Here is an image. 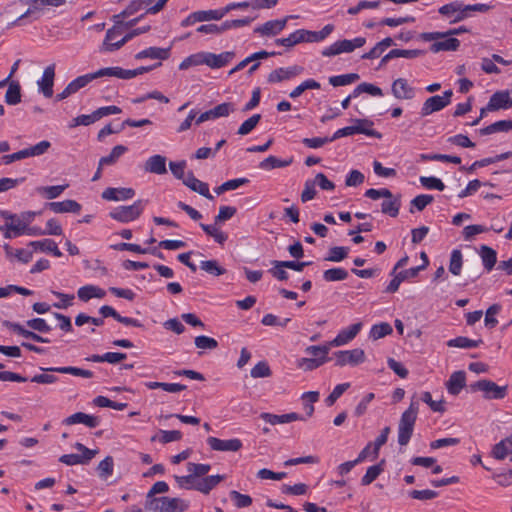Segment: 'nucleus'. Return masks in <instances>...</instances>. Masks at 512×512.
Here are the masks:
<instances>
[{
	"label": "nucleus",
	"mask_w": 512,
	"mask_h": 512,
	"mask_svg": "<svg viewBox=\"0 0 512 512\" xmlns=\"http://www.w3.org/2000/svg\"><path fill=\"white\" fill-rule=\"evenodd\" d=\"M333 30L334 26L332 24L325 25L320 31L299 29L291 33L286 38L277 39L276 44L285 47H293L294 45L302 42H320L327 38Z\"/></svg>",
	"instance_id": "nucleus-1"
},
{
	"label": "nucleus",
	"mask_w": 512,
	"mask_h": 512,
	"mask_svg": "<svg viewBox=\"0 0 512 512\" xmlns=\"http://www.w3.org/2000/svg\"><path fill=\"white\" fill-rule=\"evenodd\" d=\"M125 14L126 10L114 16L115 24L106 33L102 47L103 51L118 50L128 41V23L120 20Z\"/></svg>",
	"instance_id": "nucleus-2"
},
{
	"label": "nucleus",
	"mask_w": 512,
	"mask_h": 512,
	"mask_svg": "<svg viewBox=\"0 0 512 512\" xmlns=\"http://www.w3.org/2000/svg\"><path fill=\"white\" fill-rule=\"evenodd\" d=\"M418 411L419 402L413 398L409 407L402 413L398 424V443L401 446H406L412 437Z\"/></svg>",
	"instance_id": "nucleus-3"
},
{
	"label": "nucleus",
	"mask_w": 512,
	"mask_h": 512,
	"mask_svg": "<svg viewBox=\"0 0 512 512\" xmlns=\"http://www.w3.org/2000/svg\"><path fill=\"white\" fill-rule=\"evenodd\" d=\"M41 372L39 374H35L30 381L42 384H51L53 382L58 381V378L53 374V372L72 374L75 376H81L84 378H91L92 372L90 370H85L76 367H59V368H40Z\"/></svg>",
	"instance_id": "nucleus-4"
},
{
	"label": "nucleus",
	"mask_w": 512,
	"mask_h": 512,
	"mask_svg": "<svg viewBox=\"0 0 512 512\" xmlns=\"http://www.w3.org/2000/svg\"><path fill=\"white\" fill-rule=\"evenodd\" d=\"M148 508L153 512H184L188 503L180 498L162 496L150 499Z\"/></svg>",
	"instance_id": "nucleus-5"
},
{
	"label": "nucleus",
	"mask_w": 512,
	"mask_h": 512,
	"mask_svg": "<svg viewBox=\"0 0 512 512\" xmlns=\"http://www.w3.org/2000/svg\"><path fill=\"white\" fill-rule=\"evenodd\" d=\"M365 43L366 39L364 37H356L352 40H339L323 49L321 53L325 57L336 56L342 53H351L356 48L364 46Z\"/></svg>",
	"instance_id": "nucleus-6"
},
{
	"label": "nucleus",
	"mask_w": 512,
	"mask_h": 512,
	"mask_svg": "<svg viewBox=\"0 0 512 512\" xmlns=\"http://www.w3.org/2000/svg\"><path fill=\"white\" fill-rule=\"evenodd\" d=\"M453 95L452 90H446L443 95L431 96L425 100L421 107L420 114L425 117L434 112L441 111L451 103V97Z\"/></svg>",
	"instance_id": "nucleus-7"
},
{
	"label": "nucleus",
	"mask_w": 512,
	"mask_h": 512,
	"mask_svg": "<svg viewBox=\"0 0 512 512\" xmlns=\"http://www.w3.org/2000/svg\"><path fill=\"white\" fill-rule=\"evenodd\" d=\"M29 8L20 15L17 20L13 23L21 24L20 22L27 17H32V20H37L40 18L43 12L44 6H60L64 3V0H30Z\"/></svg>",
	"instance_id": "nucleus-8"
},
{
	"label": "nucleus",
	"mask_w": 512,
	"mask_h": 512,
	"mask_svg": "<svg viewBox=\"0 0 512 512\" xmlns=\"http://www.w3.org/2000/svg\"><path fill=\"white\" fill-rule=\"evenodd\" d=\"M334 356L338 366H356L365 361V353L360 348L337 351L334 353Z\"/></svg>",
	"instance_id": "nucleus-9"
},
{
	"label": "nucleus",
	"mask_w": 512,
	"mask_h": 512,
	"mask_svg": "<svg viewBox=\"0 0 512 512\" xmlns=\"http://www.w3.org/2000/svg\"><path fill=\"white\" fill-rule=\"evenodd\" d=\"M438 12L450 19V23H457L468 17V13L465 11V4L460 1L445 4L439 8Z\"/></svg>",
	"instance_id": "nucleus-10"
},
{
	"label": "nucleus",
	"mask_w": 512,
	"mask_h": 512,
	"mask_svg": "<svg viewBox=\"0 0 512 512\" xmlns=\"http://www.w3.org/2000/svg\"><path fill=\"white\" fill-rule=\"evenodd\" d=\"M303 67L299 65H292L289 67H281L273 70L268 75L267 81L269 83H279L291 80L303 73Z\"/></svg>",
	"instance_id": "nucleus-11"
},
{
	"label": "nucleus",
	"mask_w": 512,
	"mask_h": 512,
	"mask_svg": "<svg viewBox=\"0 0 512 512\" xmlns=\"http://www.w3.org/2000/svg\"><path fill=\"white\" fill-rule=\"evenodd\" d=\"M207 444L213 451L219 452H237L239 451L243 444L240 439H219L217 437H208Z\"/></svg>",
	"instance_id": "nucleus-12"
},
{
	"label": "nucleus",
	"mask_w": 512,
	"mask_h": 512,
	"mask_svg": "<svg viewBox=\"0 0 512 512\" xmlns=\"http://www.w3.org/2000/svg\"><path fill=\"white\" fill-rule=\"evenodd\" d=\"M298 16H286L283 19L279 20H270L264 23L263 25L256 27L254 29L255 33H258L262 36H275L278 35L285 27L289 19L297 18Z\"/></svg>",
	"instance_id": "nucleus-13"
},
{
	"label": "nucleus",
	"mask_w": 512,
	"mask_h": 512,
	"mask_svg": "<svg viewBox=\"0 0 512 512\" xmlns=\"http://www.w3.org/2000/svg\"><path fill=\"white\" fill-rule=\"evenodd\" d=\"M391 91L393 96L400 100H411L415 97V88L404 78L394 80Z\"/></svg>",
	"instance_id": "nucleus-14"
},
{
	"label": "nucleus",
	"mask_w": 512,
	"mask_h": 512,
	"mask_svg": "<svg viewBox=\"0 0 512 512\" xmlns=\"http://www.w3.org/2000/svg\"><path fill=\"white\" fill-rule=\"evenodd\" d=\"M54 78L55 64H51L44 69L41 79L37 82L39 91L47 98L53 95Z\"/></svg>",
	"instance_id": "nucleus-15"
},
{
	"label": "nucleus",
	"mask_w": 512,
	"mask_h": 512,
	"mask_svg": "<svg viewBox=\"0 0 512 512\" xmlns=\"http://www.w3.org/2000/svg\"><path fill=\"white\" fill-rule=\"evenodd\" d=\"M65 425L84 424L89 428H96L100 424V418L83 412H77L63 420Z\"/></svg>",
	"instance_id": "nucleus-16"
},
{
	"label": "nucleus",
	"mask_w": 512,
	"mask_h": 512,
	"mask_svg": "<svg viewBox=\"0 0 512 512\" xmlns=\"http://www.w3.org/2000/svg\"><path fill=\"white\" fill-rule=\"evenodd\" d=\"M234 57L235 53L233 51H226L220 54L205 52V65L212 69H218L226 66Z\"/></svg>",
	"instance_id": "nucleus-17"
},
{
	"label": "nucleus",
	"mask_w": 512,
	"mask_h": 512,
	"mask_svg": "<svg viewBox=\"0 0 512 512\" xmlns=\"http://www.w3.org/2000/svg\"><path fill=\"white\" fill-rule=\"evenodd\" d=\"M260 418L271 425L285 424L293 421H304L306 420L300 414L291 412L283 415H275L271 413H261Z\"/></svg>",
	"instance_id": "nucleus-18"
},
{
	"label": "nucleus",
	"mask_w": 512,
	"mask_h": 512,
	"mask_svg": "<svg viewBox=\"0 0 512 512\" xmlns=\"http://www.w3.org/2000/svg\"><path fill=\"white\" fill-rule=\"evenodd\" d=\"M512 107V98L508 91H499L494 93L487 104L488 111H496Z\"/></svg>",
	"instance_id": "nucleus-19"
},
{
	"label": "nucleus",
	"mask_w": 512,
	"mask_h": 512,
	"mask_svg": "<svg viewBox=\"0 0 512 512\" xmlns=\"http://www.w3.org/2000/svg\"><path fill=\"white\" fill-rule=\"evenodd\" d=\"M361 323H355L346 329L341 330L338 335L330 342V346L339 347L347 344L356 337L361 329Z\"/></svg>",
	"instance_id": "nucleus-20"
},
{
	"label": "nucleus",
	"mask_w": 512,
	"mask_h": 512,
	"mask_svg": "<svg viewBox=\"0 0 512 512\" xmlns=\"http://www.w3.org/2000/svg\"><path fill=\"white\" fill-rule=\"evenodd\" d=\"M50 147H51V143L49 141H47V140L40 141L39 143H37L31 147L17 151L16 152L17 161H20L22 159L29 158V157L41 156V155L45 154L49 150Z\"/></svg>",
	"instance_id": "nucleus-21"
},
{
	"label": "nucleus",
	"mask_w": 512,
	"mask_h": 512,
	"mask_svg": "<svg viewBox=\"0 0 512 512\" xmlns=\"http://www.w3.org/2000/svg\"><path fill=\"white\" fill-rule=\"evenodd\" d=\"M184 184L189 187L191 190L199 193L209 200H213L214 197L211 195L209 191V186L207 183L200 181L197 179L191 172L187 174L184 179Z\"/></svg>",
	"instance_id": "nucleus-22"
},
{
	"label": "nucleus",
	"mask_w": 512,
	"mask_h": 512,
	"mask_svg": "<svg viewBox=\"0 0 512 512\" xmlns=\"http://www.w3.org/2000/svg\"><path fill=\"white\" fill-rule=\"evenodd\" d=\"M46 207L54 213H79L81 210V205L75 200L70 199L61 202H49L46 203Z\"/></svg>",
	"instance_id": "nucleus-23"
},
{
	"label": "nucleus",
	"mask_w": 512,
	"mask_h": 512,
	"mask_svg": "<svg viewBox=\"0 0 512 512\" xmlns=\"http://www.w3.org/2000/svg\"><path fill=\"white\" fill-rule=\"evenodd\" d=\"M145 171L162 175L167 172L166 158L162 155H153L145 162Z\"/></svg>",
	"instance_id": "nucleus-24"
},
{
	"label": "nucleus",
	"mask_w": 512,
	"mask_h": 512,
	"mask_svg": "<svg viewBox=\"0 0 512 512\" xmlns=\"http://www.w3.org/2000/svg\"><path fill=\"white\" fill-rule=\"evenodd\" d=\"M472 392L481 391L485 399H501L506 395L507 386H471Z\"/></svg>",
	"instance_id": "nucleus-25"
},
{
	"label": "nucleus",
	"mask_w": 512,
	"mask_h": 512,
	"mask_svg": "<svg viewBox=\"0 0 512 512\" xmlns=\"http://www.w3.org/2000/svg\"><path fill=\"white\" fill-rule=\"evenodd\" d=\"M4 325L6 327H8L9 329H11L12 331H14L15 333H17L18 335H21L24 338L31 339V340H33L35 342H39V343H49L50 342L49 339L43 338L42 336L36 334L33 331L24 329L18 323L6 321L4 323Z\"/></svg>",
	"instance_id": "nucleus-26"
},
{
	"label": "nucleus",
	"mask_w": 512,
	"mask_h": 512,
	"mask_svg": "<svg viewBox=\"0 0 512 512\" xmlns=\"http://www.w3.org/2000/svg\"><path fill=\"white\" fill-rule=\"evenodd\" d=\"M78 298L81 301L87 302L92 298H104L106 295V292L104 289L95 286V285H86L83 287H80L77 292Z\"/></svg>",
	"instance_id": "nucleus-27"
},
{
	"label": "nucleus",
	"mask_w": 512,
	"mask_h": 512,
	"mask_svg": "<svg viewBox=\"0 0 512 512\" xmlns=\"http://www.w3.org/2000/svg\"><path fill=\"white\" fill-rule=\"evenodd\" d=\"M29 246L33 247L35 251L50 252L55 257H61L62 252L59 250L56 242L52 239H43L39 241H31Z\"/></svg>",
	"instance_id": "nucleus-28"
},
{
	"label": "nucleus",
	"mask_w": 512,
	"mask_h": 512,
	"mask_svg": "<svg viewBox=\"0 0 512 512\" xmlns=\"http://www.w3.org/2000/svg\"><path fill=\"white\" fill-rule=\"evenodd\" d=\"M224 478L225 477L223 475H211L202 479H198L196 490L203 494H208L222 480H224Z\"/></svg>",
	"instance_id": "nucleus-29"
},
{
	"label": "nucleus",
	"mask_w": 512,
	"mask_h": 512,
	"mask_svg": "<svg viewBox=\"0 0 512 512\" xmlns=\"http://www.w3.org/2000/svg\"><path fill=\"white\" fill-rule=\"evenodd\" d=\"M169 54L170 48L149 47L136 54L135 57L136 59L151 58L165 60L169 57Z\"/></svg>",
	"instance_id": "nucleus-30"
},
{
	"label": "nucleus",
	"mask_w": 512,
	"mask_h": 512,
	"mask_svg": "<svg viewBox=\"0 0 512 512\" xmlns=\"http://www.w3.org/2000/svg\"><path fill=\"white\" fill-rule=\"evenodd\" d=\"M460 46V41L457 38L449 37L442 41H435L431 46L430 50L433 53L440 51H456Z\"/></svg>",
	"instance_id": "nucleus-31"
},
{
	"label": "nucleus",
	"mask_w": 512,
	"mask_h": 512,
	"mask_svg": "<svg viewBox=\"0 0 512 512\" xmlns=\"http://www.w3.org/2000/svg\"><path fill=\"white\" fill-rule=\"evenodd\" d=\"M401 206L400 196H394L392 194L391 197L385 198V200L381 204V212L387 214L391 217H396L399 213V209Z\"/></svg>",
	"instance_id": "nucleus-32"
},
{
	"label": "nucleus",
	"mask_w": 512,
	"mask_h": 512,
	"mask_svg": "<svg viewBox=\"0 0 512 512\" xmlns=\"http://www.w3.org/2000/svg\"><path fill=\"white\" fill-rule=\"evenodd\" d=\"M468 32V29L464 26L453 28L448 30L447 32H425L421 34V38L424 41H433L444 39L448 36L458 35L460 33Z\"/></svg>",
	"instance_id": "nucleus-33"
},
{
	"label": "nucleus",
	"mask_w": 512,
	"mask_h": 512,
	"mask_svg": "<svg viewBox=\"0 0 512 512\" xmlns=\"http://www.w3.org/2000/svg\"><path fill=\"white\" fill-rule=\"evenodd\" d=\"M421 400L425 402L434 412L443 413L446 410L445 400L442 395L437 396L435 399H433L432 393L425 392L423 393Z\"/></svg>",
	"instance_id": "nucleus-34"
},
{
	"label": "nucleus",
	"mask_w": 512,
	"mask_h": 512,
	"mask_svg": "<svg viewBox=\"0 0 512 512\" xmlns=\"http://www.w3.org/2000/svg\"><path fill=\"white\" fill-rule=\"evenodd\" d=\"M292 163V158L288 160H281L276 156L270 155L259 163V168L262 170H272L276 168L287 167Z\"/></svg>",
	"instance_id": "nucleus-35"
},
{
	"label": "nucleus",
	"mask_w": 512,
	"mask_h": 512,
	"mask_svg": "<svg viewBox=\"0 0 512 512\" xmlns=\"http://www.w3.org/2000/svg\"><path fill=\"white\" fill-rule=\"evenodd\" d=\"M93 76H95V79L105 76L128 79V70L120 67H107L94 72Z\"/></svg>",
	"instance_id": "nucleus-36"
},
{
	"label": "nucleus",
	"mask_w": 512,
	"mask_h": 512,
	"mask_svg": "<svg viewBox=\"0 0 512 512\" xmlns=\"http://www.w3.org/2000/svg\"><path fill=\"white\" fill-rule=\"evenodd\" d=\"M5 101L9 105H16L21 101V87L17 81H11L5 94Z\"/></svg>",
	"instance_id": "nucleus-37"
},
{
	"label": "nucleus",
	"mask_w": 512,
	"mask_h": 512,
	"mask_svg": "<svg viewBox=\"0 0 512 512\" xmlns=\"http://www.w3.org/2000/svg\"><path fill=\"white\" fill-rule=\"evenodd\" d=\"M480 255L482 262L487 271H491L496 264V251L486 245L481 246Z\"/></svg>",
	"instance_id": "nucleus-38"
},
{
	"label": "nucleus",
	"mask_w": 512,
	"mask_h": 512,
	"mask_svg": "<svg viewBox=\"0 0 512 512\" xmlns=\"http://www.w3.org/2000/svg\"><path fill=\"white\" fill-rule=\"evenodd\" d=\"M68 187V184L65 185H56V186H41L37 187L36 191L40 195L45 198L51 200L59 197Z\"/></svg>",
	"instance_id": "nucleus-39"
},
{
	"label": "nucleus",
	"mask_w": 512,
	"mask_h": 512,
	"mask_svg": "<svg viewBox=\"0 0 512 512\" xmlns=\"http://www.w3.org/2000/svg\"><path fill=\"white\" fill-rule=\"evenodd\" d=\"M102 198L108 201H121L128 199L127 188H107L102 193Z\"/></svg>",
	"instance_id": "nucleus-40"
},
{
	"label": "nucleus",
	"mask_w": 512,
	"mask_h": 512,
	"mask_svg": "<svg viewBox=\"0 0 512 512\" xmlns=\"http://www.w3.org/2000/svg\"><path fill=\"white\" fill-rule=\"evenodd\" d=\"M200 227L219 244H223L228 238L227 234L221 231L216 223L213 225L200 224Z\"/></svg>",
	"instance_id": "nucleus-41"
},
{
	"label": "nucleus",
	"mask_w": 512,
	"mask_h": 512,
	"mask_svg": "<svg viewBox=\"0 0 512 512\" xmlns=\"http://www.w3.org/2000/svg\"><path fill=\"white\" fill-rule=\"evenodd\" d=\"M122 237L126 240H128V230L124 229L120 233H114L109 238V246L110 248L117 250V251H126L128 250V243L127 242H119L118 238Z\"/></svg>",
	"instance_id": "nucleus-42"
},
{
	"label": "nucleus",
	"mask_w": 512,
	"mask_h": 512,
	"mask_svg": "<svg viewBox=\"0 0 512 512\" xmlns=\"http://www.w3.org/2000/svg\"><path fill=\"white\" fill-rule=\"evenodd\" d=\"M482 343L481 339L472 340L467 337L459 336L454 339H451L447 342L449 347H457V348H474L478 347Z\"/></svg>",
	"instance_id": "nucleus-43"
},
{
	"label": "nucleus",
	"mask_w": 512,
	"mask_h": 512,
	"mask_svg": "<svg viewBox=\"0 0 512 512\" xmlns=\"http://www.w3.org/2000/svg\"><path fill=\"white\" fill-rule=\"evenodd\" d=\"M356 125H353V128H357L359 131L356 132V134H365L367 136H373L380 138L381 134L377 131L370 129L373 125V123L367 119H355L354 120Z\"/></svg>",
	"instance_id": "nucleus-44"
},
{
	"label": "nucleus",
	"mask_w": 512,
	"mask_h": 512,
	"mask_svg": "<svg viewBox=\"0 0 512 512\" xmlns=\"http://www.w3.org/2000/svg\"><path fill=\"white\" fill-rule=\"evenodd\" d=\"M205 52H199L186 57L179 65L180 70H186L192 66L205 64Z\"/></svg>",
	"instance_id": "nucleus-45"
},
{
	"label": "nucleus",
	"mask_w": 512,
	"mask_h": 512,
	"mask_svg": "<svg viewBox=\"0 0 512 512\" xmlns=\"http://www.w3.org/2000/svg\"><path fill=\"white\" fill-rule=\"evenodd\" d=\"M462 263H463V256L460 250L455 249L452 251L450 256V264H449V271L455 275L458 276L461 273L462 269Z\"/></svg>",
	"instance_id": "nucleus-46"
},
{
	"label": "nucleus",
	"mask_w": 512,
	"mask_h": 512,
	"mask_svg": "<svg viewBox=\"0 0 512 512\" xmlns=\"http://www.w3.org/2000/svg\"><path fill=\"white\" fill-rule=\"evenodd\" d=\"M359 79V75L356 73L343 74L338 76H332L329 78V83L334 87L345 86L354 83Z\"/></svg>",
	"instance_id": "nucleus-47"
},
{
	"label": "nucleus",
	"mask_w": 512,
	"mask_h": 512,
	"mask_svg": "<svg viewBox=\"0 0 512 512\" xmlns=\"http://www.w3.org/2000/svg\"><path fill=\"white\" fill-rule=\"evenodd\" d=\"M348 277V272L343 268H331L323 272V279L327 282L342 281Z\"/></svg>",
	"instance_id": "nucleus-48"
},
{
	"label": "nucleus",
	"mask_w": 512,
	"mask_h": 512,
	"mask_svg": "<svg viewBox=\"0 0 512 512\" xmlns=\"http://www.w3.org/2000/svg\"><path fill=\"white\" fill-rule=\"evenodd\" d=\"M126 150H127L126 146H123V145L115 146L108 156L102 157L100 159V161H99L100 166L114 164L116 162V160L126 152Z\"/></svg>",
	"instance_id": "nucleus-49"
},
{
	"label": "nucleus",
	"mask_w": 512,
	"mask_h": 512,
	"mask_svg": "<svg viewBox=\"0 0 512 512\" xmlns=\"http://www.w3.org/2000/svg\"><path fill=\"white\" fill-rule=\"evenodd\" d=\"M321 87L320 83L315 81L314 79H308L302 82L300 85L295 87L289 94L291 98L299 97L304 91L308 89H319Z\"/></svg>",
	"instance_id": "nucleus-50"
},
{
	"label": "nucleus",
	"mask_w": 512,
	"mask_h": 512,
	"mask_svg": "<svg viewBox=\"0 0 512 512\" xmlns=\"http://www.w3.org/2000/svg\"><path fill=\"white\" fill-rule=\"evenodd\" d=\"M200 268L214 276H220L226 273V270L223 267H221L216 260L202 261L200 264Z\"/></svg>",
	"instance_id": "nucleus-51"
},
{
	"label": "nucleus",
	"mask_w": 512,
	"mask_h": 512,
	"mask_svg": "<svg viewBox=\"0 0 512 512\" xmlns=\"http://www.w3.org/2000/svg\"><path fill=\"white\" fill-rule=\"evenodd\" d=\"M319 393L315 391L306 392L302 395L304 409L308 417H311L314 413L313 403L317 402Z\"/></svg>",
	"instance_id": "nucleus-52"
},
{
	"label": "nucleus",
	"mask_w": 512,
	"mask_h": 512,
	"mask_svg": "<svg viewBox=\"0 0 512 512\" xmlns=\"http://www.w3.org/2000/svg\"><path fill=\"white\" fill-rule=\"evenodd\" d=\"M360 93H368L372 96H382L383 95L381 88H379L373 84L366 83V82L359 84L355 88V90L353 91V96L357 97Z\"/></svg>",
	"instance_id": "nucleus-53"
},
{
	"label": "nucleus",
	"mask_w": 512,
	"mask_h": 512,
	"mask_svg": "<svg viewBox=\"0 0 512 512\" xmlns=\"http://www.w3.org/2000/svg\"><path fill=\"white\" fill-rule=\"evenodd\" d=\"M97 472L99 477L104 480L111 476L113 472V458L111 456H107L104 460H102L98 464Z\"/></svg>",
	"instance_id": "nucleus-54"
},
{
	"label": "nucleus",
	"mask_w": 512,
	"mask_h": 512,
	"mask_svg": "<svg viewBox=\"0 0 512 512\" xmlns=\"http://www.w3.org/2000/svg\"><path fill=\"white\" fill-rule=\"evenodd\" d=\"M261 119L260 114H254L247 120H245L239 127L237 133L241 136L249 134L259 123Z\"/></svg>",
	"instance_id": "nucleus-55"
},
{
	"label": "nucleus",
	"mask_w": 512,
	"mask_h": 512,
	"mask_svg": "<svg viewBox=\"0 0 512 512\" xmlns=\"http://www.w3.org/2000/svg\"><path fill=\"white\" fill-rule=\"evenodd\" d=\"M194 343L201 350H214L218 347L216 339L204 335L195 337Z\"/></svg>",
	"instance_id": "nucleus-56"
},
{
	"label": "nucleus",
	"mask_w": 512,
	"mask_h": 512,
	"mask_svg": "<svg viewBox=\"0 0 512 512\" xmlns=\"http://www.w3.org/2000/svg\"><path fill=\"white\" fill-rule=\"evenodd\" d=\"M199 22L210 21V20H221L225 16L223 8L216 10L207 11H196Z\"/></svg>",
	"instance_id": "nucleus-57"
},
{
	"label": "nucleus",
	"mask_w": 512,
	"mask_h": 512,
	"mask_svg": "<svg viewBox=\"0 0 512 512\" xmlns=\"http://www.w3.org/2000/svg\"><path fill=\"white\" fill-rule=\"evenodd\" d=\"M306 353L313 359H321L322 364L327 361V355L329 353L328 346H309L306 348Z\"/></svg>",
	"instance_id": "nucleus-58"
},
{
	"label": "nucleus",
	"mask_w": 512,
	"mask_h": 512,
	"mask_svg": "<svg viewBox=\"0 0 512 512\" xmlns=\"http://www.w3.org/2000/svg\"><path fill=\"white\" fill-rule=\"evenodd\" d=\"M94 79L95 76H93V73L79 76L68 84L69 90H71L74 94Z\"/></svg>",
	"instance_id": "nucleus-59"
},
{
	"label": "nucleus",
	"mask_w": 512,
	"mask_h": 512,
	"mask_svg": "<svg viewBox=\"0 0 512 512\" xmlns=\"http://www.w3.org/2000/svg\"><path fill=\"white\" fill-rule=\"evenodd\" d=\"M348 255V248L343 246L332 247L329 250V255L325 258L327 261L340 262Z\"/></svg>",
	"instance_id": "nucleus-60"
},
{
	"label": "nucleus",
	"mask_w": 512,
	"mask_h": 512,
	"mask_svg": "<svg viewBox=\"0 0 512 512\" xmlns=\"http://www.w3.org/2000/svg\"><path fill=\"white\" fill-rule=\"evenodd\" d=\"M211 469L209 464H200V463H187V470L191 473L196 479L201 476L206 475Z\"/></svg>",
	"instance_id": "nucleus-61"
},
{
	"label": "nucleus",
	"mask_w": 512,
	"mask_h": 512,
	"mask_svg": "<svg viewBox=\"0 0 512 512\" xmlns=\"http://www.w3.org/2000/svg\"><path fill=\"white\" fill-rule=\"evenodd\" d=\"M392 333V327L388 323L373 325L370 335L373 339H380Z\"/></svg>",
	"instance_id": "nucleus-62"
},
{
	"label": "nucleus",
	"mask_w": 512,
	"mask_h": 512,
	"mask_svg": "<svg viewBox=\"0 0 512 512\" xmlns=\"http://www.w3.org/2000/svg\"><path fill=\"white\" fill-rule=\"evenodd\" d=\"M383 471V468L380 464L370 466L365 475L361 479L362 485H369L371 484Z\"/></svg>",
	"instance_id": "nucleus-63"
},
{
	"label": "nucleus",
	"mask_w": 512,
	"mask_h": 512,
	"mask_svg": "<svg viewBox=\"0 0 512 512\" xmlns=\"http://www.w3.org/2000/svg\"><path fill=\"white\" fill-rule=\"evenodd\" d=\"M253 378H263L271 375V369L266 361L258 362L250 372Z\"/></svg>",
	"instance_id": "nucleus-64"
}]
</instances>
